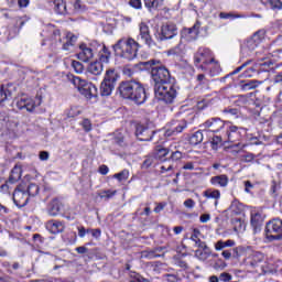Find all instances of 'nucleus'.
<instances>
[{"label": "nucleus", "instance_id": "obj_1", "mask_svg": "<svg viewBox=\"0 0 282 282\" xmlns=\"http://www.w3.org/2000/svg\"><path fill=\"white\" fill-rule=\"evenodd\" d=\"M121 98L132 100L135 105H144L147 102V90L144 86L137 80L121 82L117 88Z\"/></svg>", "mask_w": 282, "mask_h": 282}, {"label": "nucleus", "instance_id": "obj_2", "mask_svg": "<svg viewBox=\"0 0 282 282\" xmlns=\"http://www.w3.org/2000/svg\"><path fill=\"white\" fill-rule=\"evenodd\" d=\"M194 65L203 72H209L212 76L219 74V64L215 61L213 51L207 47H199L194 54Z\"/></svg>", "mask_w": 282, "mask_h": 282}, {"label": "nucleus", "instance_id": "obj_3", "mask_svg": "<svg viewBox=\"0 0 282 282\" xmlns=\"http://www.w3.org/2000/svg\"><path fill=\"white\" fill-rule=\"evenodd\" d=\"M116 56L126 58V61H133L138 57V50H140V43L134 41L133 37H121L112 45Z\"/></svg>", "mask_w": 282, "mask_h": 282}, {"label": "nucleus", "instance_id": "obj_4", "mask_svg": "<svg viewBox=\"0 0 282 282\" xmlns=\"http://www.w3.org/2000/svg\"><path fill=\"white\" fill-rule=\"evenodd\" d=\"M155 98L162 100L166 105H172V102L177 98V90L173 83L165 84L163 86H154Z\"/></svg>", "mask_w": 282, "mask_h": 282}, {"label": "nucleus", "instance_id": "obj_5", "mask_svg": "<svg viewBox=\"0 0 282 282\" xmlns=\"http://www.w3.org/2000/svg\"><path fill=\"white\" fill-rule=\"evenodd\" d=\"M72 83L78 89L79 94L85 96V98L88 100H91V98H96V96H98V88L96 85L80 77H73Z\"/></svg>", "mask_w": 282, "mask_h": 282}, {"label": "nucleus", "instance_id": "obj_6", "mask_svg": "<svg viewBox=\"0 0 282 282\" xmlns=\"http://www.w3.org/2000/svg\"><path fill=\"white\" fill-rule=\"evenodd\" d=\"M152 80L154 82V87H162L173 83L171 78V73L165 66H153L151 68Z\"/></svg>", "mask_w": 282, "mask_h": 282}, {"label": "nucleus", "instance_id": "obj_7", "mask_svg": "<svg viewBox=\"0 0 282 282\" xmlns=\"http://www.w3.org/2000/svg\"><path fill=\"white\" fill-rule=\"evenodd\" d=\"M118 78V73L115 69H108L100 85V96H111L113 89H116Z\"/></svg>", "mask_w": 282, "mask_h": 282}, {"label": "nucleus", "instance_id": "obj_8", "mask_svg": "<svg viewBox=\"0 0 282 282\" xmlns=\"http://www.w3.org/2000/svg\"><path fill=\"white\" fill-rule=\"evenodd\" d=\"M265 237L268 241H279L282 239V220L274 218L265 226Z\"/></svg>", "mask_w": 282, "mask_h": 282}, {"label": "nucleus", "instance_id": "obj_9", "mask_svg": "<svg viewBox=\"0 0 282 282\" xmlns=\"http://www.w3.org/2000/svg\"><path fill=\"white\" fill-rule=\"evenodd\" d=\"M53 40L57 43H63L62 50H64L65 52H69V50L74 47V43L78 41V37L72 33H64L62 35L61 30H54Z\"/></svg>", "mask_w": 282, "mask_h": 282}, {"label": "nucleus", "instance_id": "obj_10", "mask_svg": "<svg viewBox=\"0 0 282 282\" xmlns=\"http://www.w3.org/2000/svg\"><path fill=\"white\" fill-rule=\"evenodd\" d=\"M135 135L140 142H151L155 135V129L149 124H138Z\"/></svg>", "mask_w": 282, "mask_h": 282}, {"label": "nucleus", "instance_id": "obj_11", "mask_svg": "<svg viewBox=\"0 0 282 282\" xmlns=\"http://www.w3.org/2000/svg\"><path fill=\"white\" fill-rule=\"evenodd\" d=\"M188 127V122L186 119L182 120H172L165 130L166 138H171L172 135H177L184 131Z\"/></svg>", "mask_w": 282, "mask_h": 282}, {"label": "nucleus", "instance_id": "obj_12", "mask_svg": "<svg viewBox=\"0 0 282 282\" xmlns=\"http://www.w3.org/2000/svg\"><path fill=\"white\" fill-rule=\"evenodd\" d=\"M227 124H229V121H224L221 120V118H210L208 120H206L202 127L204 129H208L209 131H212V133H219V131H221V129H226Z\"/></svg>", "mask_w": 282, "mask_h": 282}, {"label": "nucleus", "instance_id": "obj_13", "mask_svg": "<svg viewBox=\"0 0 282 282\" xmlns=\"http://www.w3.org/2000/svg\"><path fill=\"white\" fill-rule=\"evenodd\" d=\"M174 36H177V25H175L174 23L167 22L161 26V30L159 33V41H169Z\"/></svg>", "mask_w": 282, "mask_h": 282}, {"label": "nucleus", "instance_id": "obj_14", "mask_svg": "<svg viewBox=\"0 0 282 282\" xmlns=\"http://www.w3.org/2000/svg\"><path fill=\"white\" fill-rule=\"evenodd\" d=\"M137 41H142L148 47H153L155 45V42L153 41V37H151V31L149 30V25L147 23L141 22L139 24V35L137 37Z\"/></svg>", "mask_w": 282, "mask_h": 282}, {"label": "nucleus", "instance_id": "obj_15", "mask_svg": "<svg viewBox=\"0 0 282 282\" xmlns=\"http://www.w3.org/2000/svg\"><path fill=\"white\" fill-rule=\"evenodd\" d=\"M242 250L246 253L247 263H249V265H251L252 268H254V265H257V263H261V261H263V259H265V257L263 256L262 252L254 251L250 247L242 248Z\"/></svg>", "mask_w": 282, "mask_h": 282}, {"label": "nucleus", "instance_id": "obj_16", "mask_svg": "<svg viewBox=\"0 0 282 282\" xmlns=\"http://www.w3.org/2000/svg\"><path fill=\"white\" fill-rule=\"evenodd\" d=\"M226 137L229 142H239L241 140V131H243V128L234 126L229 121V124L226 126Z\"/></svg>", "mask_w": 282, "mask_h": 282}, {"label": "nucleus", "instance_id": "obj_17", "mask_svg": "<svg viewBox=\"0 0 282 282\" xmlns=\"http://www.w3.org/2000/svg\"><path fill=\"white\" fill-rule=\"evenodd\" d=\"M28 202H30V196H28V192L17 188L13 192V203L18 208H23V206H28Z\"/></svg>", "mask_w": 282, "mask_h": 282}, {"label": "nucleus", "instance_id": "obj_18", "mask_svg": "<svg viewBox=\"0 0 282 282\" xmlns=\"http://www.w3.org/2000/svg\"><path fill=\"white\" fill-rule=\"evenodd\" d=\"M199 28H202V23L195 22L192 28L184 29L182 32L183 39H186V41H197V37L199 36Z\"/></svg>", "mask_w": 282, "mask_h": 282}, {"label": "nucleus", "instance_id": "obj_19", "mask_svg": "<svg viewBox=\"0 0 282 282\" xmlns=\"http://www.w3.org/2000/svg\"><path fill=\"white\" fill-rule=\"evenodd\" d=\"M45 228L51 235H61L65 230V223L52 219L45 224Z\"/></svg>", "mask_w": 282, "mask_h": 282}, {"label": "nucleus", "instance_id": "obj_20", "mask_svg": "<svg viewBox=\"0 0 282 282\" xmlns=\"http://www.w3.org/2000/svg\"><path fill=\"white\" fill-rule=\"evenodd\" d=\"M78 61H83V63H87L94 58V50L87 44H82L79 46V52L77 53Z\"/></svg>", "mask_w": 282, "mask_h": 282}, {"label": "nucleus", "instance_id": "obj_21", "mask_svg": "<svg viewBox=\"0 0 282 282\" xmlns=\"http://www.w3.org/2000/svg\"><path fill=\"white\" fill-rule=\"evenodd\" d=\"M61 208H63V203L58 198H53L46 207V213L50 217H58Z\"/></svg>", "mask_w": 282, "mask_h": 282}, {"label": "nucleus", "instance_id": "obj_22", "mask_svg": "<svg viewBox=\"0 0 282 282\" xmlns=\"http://www.w3.org/2000/svg\"><path fill=\"white\" fill-rule=\"evenodd\" d=\"M259 47V42H257L256 39L251 37L247 40L245 45L241 47V54L245 58H248V56H251L252 53Z\"/></svg>", "mask_w": 282, "mask_h": 282}, {"label": "nucleus", "instance_id": "obj_23", "mask_svg": "<svg viewBox=\"0 0 282 282\" xmlns=\"http://www.w3.org/2000/svg\"><path fill=\"white\" fill-rule=\"evenodd\" d=\"M260 85L261 82L257 79H245L239 82L238 87L241 91H250L252 89H257Z\"/></svg>", "mask_w": 282, "mask_h": 282}, {"label": "nucleus", "instance_id": "obj_24", "mask_svg": "<svg viewBox=\"0 0 282 282\" xmlns=\"http://www.w3.org/2000/svg\"><path fill=\"white\" fill-rule=\"evenodd\" d=\"M203 197L214 199V206L217 208V206H219V199H221V192L219 189L208 188L203 192Z\"/></svg>", "mask_w": 282, "mask_h": 282}, {"label": "nucleus", "instance_id": "obj_25", "mask_svg": "<svg viewBox=\"0 0 282 282\" xmlns=\"http://www.w3.org/2000/svg\"><path fill=\"white\" fill-rule=\"evenodd\" d=\"M209 182H210L212 186H218L219 188H226V186H228V182H230V180L228 178V175L220 174V175L213 176Z\"/></svg>", "mask_w": 282, "mask_h": 282}, {"label": "nucleus", "instance_id": "obj_26", "mask_svg": "<svg viewBox=\"0 0 282 282\" xmlns=\"http://www.w3.org/2000/svg\"><path fill=\"white\" fill-rule=\"evenodd\" d=\"M143 3L149 12H155L164 8V0H143Z\"/></svg>", "mask_w": 282, "mask_h": 282}, {"label": "nucleus", "instance_id": "obj_27", "mask_svg": "<svg viewBox=\"0 0 282 282\" xmlns=\"http://www.w3.org/2000/svg\"><path fill=\"white\" fill-rule=\"evenodd\" d=\"M251 226L254 232H259V230H261V226H263V216H261V213H251Z\"/></svg>", "mask_w": 282, "mask_h": 282}, {"label": "nucleus", "instance_id": "obj_28", "mask_svg": "<svg viewBox=\"0 0 282 282\" xmlns=\"http://www.w3.org/2000/svg\"><path fill=\"white\" fill-rule=\"evenodd\" d=\"M241 250H243L242 247H236L232 249L223 250L221 257H224V259H226V261H228L230 259H239V257H241V254H239V252H241Z\"/></svg>", "mask_w": 282, "mask_h": 282}, {"label": "nucleus", "instance_id": "obj_29", "mask_svg": "<svg viewBox=\"0 0 282 282\" xmlns=\"http://www.w3.org/2000/svg\"><path fill=\"white\" fill-rule=\"evenodd\" d=\"M52 6L56 14H65L67 12V6L63 0H46Z\"/></svg>", "mask_w": 282, "mask_h": 282}, {"label": "nucleus", "instance_id": "obj_30", "mask_svg": "<svg viewBox=\"0 0 282 282\" xmlns=\"http://www.w3.org/2000/svg\"><path fill=\"white\" fill-rule=\"evenodd\" d=\"M87 72L94 76H100L102 74V62H93L88 65Z\"/></svg>", "mask_w": 282, "mask_h": 282}, {"label": "nucleus", "instance_id": "obj_31", "mask_svg": "<svg viewBox=\"0 0 282 282\" xmlns=\"http://www.w3.org/2000/svg\"><path fill=\"white\" fill-rule=\"evenodd\" d=\"M202 142H204V132H202V130L194 132L189 138V144L193 147H197V144H202Z\"/></svg>", "mask_w": 282, "mask_h": 282}, {"label": "nucleus", "instance_id": "obj_32", "mask_svg": "<svg viewBox=\"0 0 282 282\" xmlns=\"http://www.w3.org/2000/svg\"><path fill=\"white\" fill-rule=\"evenodd\" d=\"M21 180V167L14 166L9 176V184H17Z\"/></svg>", "mask_w": 282, "mask_h": 282}, {"label": "nucleus", "instance_id": "obj_33", "mask_svg": "<svg viewBox=\"0 0 282 282\" xmlns=\"http://www.w3.org/2000/svg\"><path fill=\"white\" fill-rule=\"evenodd\" d=\"M195 257L199 259V261H206V259L210 257V249L208 247L197 249L195 251Z\"/></svg>", "mask_w": 282, "mask_h": 282}, {"label": "nucleus", "instance_id": "obj_34", "mask_svg": "<svg viewBox=\"0 0 282 282\" xmlns=\"http://www.w3.org/2000/svg\"><path fill=\"white\" fill-rule=\"evenodd\" d=\"M235 247V240H218L215 245V250H224V248H232Z\"/></svg>", "mask_w": 282, "mask_h": 282}, {"label": "nucleus", "instance_id": "obj_35", "mask_svg": "<svg viewBox=\"0 0 282 282\" xmlns=\"http://www.w3.org/2000/svg\"><path fill=\"white\" fill-rule=\"evenodd\" d=\"M184 54V45L178 44L167 51V56H182Z\"/></svg>", "mask_w": 282, "mask_h": 282}, {"label": "nucleus", "instance_id": "obj_36", "mask_svg": "<svg viewBox=\"0 0 282 282\" xmlns=\"http://www.w3.org/2000/svg\"><path fill=\"white\" fill-rule=\"evenodd\" d=\"M10 98H12V91L3 86H0V102H6V100H10Z\"/></svg>", "mask_w": 282, "mask_h": 282}, {"label": "nucleus", "instance_id": "obj_37", "mask_svg": "<svg viewBox=\"0 0 282 282\" xmlns=\"http://www.w3.org/2000/svg\"><path fill=\"white\" fill-rule=\"evenodd\" d=\"M109 58H111V52L107 46H102L99 55L100 63H109Z\"/></svg>", "mask_w": 282, "mask_h": 282}, {"label": "nucleus", "instance_id": "obj_38", "mask_svg": "<svg viewBox=\"0 0 282 282\" xmlns=\"http://www.w3.org/2000/svg\"><path fill=\"white\" fill-rule=\"evenodd\" d=\"M39 105H41V100H39V102L36 104V101H34V99L28 97L24 109H26V111H34V109H36V107H39Z\"/></svg>", "mask_w": 282, "mask_h": 282}, {"label": "nucleus", "instance_id": "obj_39", "mask_svg": "<svg viewBox=\"0 0 282 282\" xmlns=\"http://www.w3.org/2000/svg\"><path fill=\"white\" fill-rule=\"evenodd\" d=\"M26 195L29 197H35V195H39V185L34 184V183H31L29 186H28V189H26Z\"/></svg>", "mask_w": 282, "mask_h": 282}, {"label": "nucleus", "instance_id": "obj_40", "mask_svg": "<svg viewBox=\"0 0 282 282\" xmlns=\"http://www.w3.org/2000/svg\"><path fill=\"white\" fill-rule=\"evenodd\" d=\"M113 177L115 180H118V182H127V180H129V170H123L115 174Z\"/></svg>", "mask_w": 282, "mask_h": 282}, {"label": "nucleus", "instance_id": "obj_41", "mask_svg": "<svg viewBox=\"0 0 282 282\" xmlns=\"http://www.w3.org/2000/svg\"><path fill=\"white\" fill-rule=\"evenodd\" d=\"M265 37V30H259L256 32L251 39H254L258 43H261L263 39Z\"/></svg>", "mask_w": 282, "mask_h": 282}, {"label": "nucleus", "instance_id": "obj_42", "mask_svg": "<svg viewBox=\"0 0 282 282\" xmlns=\"http://www.w3.org/2000/svg\"><path fill=\"white\" fill-rule=\"evenodd\" d=\"M271 10H281L282 3L280 0H267Z\"/></svg>", "mask_w": 282, "mask_h": 282}, {"label": "nucleus", "instance_id": "obj_43", "mask_svg": "<svg viewBox=\"0 0 282 282\" xmlns=\"http://www.w3.org/2000/svg\"><path fill=\"white\" fill-rule=\"evenodd\" d=\"M160 64V61L150 59L148 62H141L140 66L144 67V69H149L150 67H153V65Z\"/></svg>", "mask_w": 282, "mask_h": 282}, {"label": "nucleus", "instance_id": "obj_44", "mask_svg": "<svg viewBox=\"0 0 282 282\" xmlns=\"http://www.w3.org/2000/svg\"><path fill=\"white\" fill-rule=\"evenodd\" d=\"M197 82L199 85H204V87H208L210 85V82L206 78V75L199 74L197 75Z\"/></svg>", "mask_w": 282, "mask_h": 282}, {"label": "nucleus", "instance_id": "obj_45", "mask_svg": "<svg viewBox=\"0 0 282 282\" xmlns=\"http://www.w3.org/2000/svg\"><path fill=\"white\" fill-rule=\"evenodd\" d=\"M72 67L76 72V74H83V64L78 61H73L72 62Z\"/></svg>", "mask_w": 282, "mask_h": 282}, {"label": "nucleus", "instance_id": "obj_46", "mask_svg": "<svg viewBox=\"0 0 282 282\" xmlns=\"http://www.w3.org/2000/svg\"><path fill=\"white\" fill-rule=\"evenodd\" d=\"M80 126L83 127L84 131H86L87 133H89V131H91V121L89 119H84L80 122Z\"/></svg>", "mask_w": 282, "mask_h": 282}, {"label": "nucleus", "instance_id": "obj_47", "mask_svg": "<svg viewBox=\"0 0 282 282\" xmlns=\"http://www.w3.org/2000/svg\"><path fill=\"white\" fill-rule=\"evenodd\" d=\"M224 113H229V116H234V118H239V109L237 108H226Z\"/></svg>", "mask_w": 282, "mask_h": 282}, {"label": "nucleus", "instance_id": "obj_48", "mask_svg": "<svg viewBox=\"0 0 282 282\" xmlns=\"http://www.w3.org/2000/svg\"><path fill=\"white\" fill-rule=\"evenodd\" d=\"M129 3L131 8H134L135 10H142V0H130Z\"/></svg>", "mask_w": 282, "mask_h": 282}, {"label": "nucleus", "instance_id": "obj_49", "mask_svg": "<svg viewBox=\"0 0 282 282\" xmlns=\"http://www.w3.org/2000/svg\"><path fill=\"white\" fill-rule=\"evenodd\" d=\"M26 102H28V97H21V98L17 101V107H18V109H25Z\"/></svg>", "mask_w": 282, "mask_h": 282}, {"label": "nucleus", "instance_id": "obj_50", "mask_svg": "<svg viewBox=\"0 0 282 282\" xmlns=\"http://www.w3.org/2000/svg\"><path fill=\"white\" fill-rule=\"evenodd\" d=\"M219 281H223V282H230V281H232V275H231L230 273L223 272V273L219 275Z\"/></svg>", "mask_w": 282, "mask_h": 282}, {"label": "nucleus", "instance_id": "obj_51", "mask_svg": "<svg viewBox=\"0 0 282 282\" xmlns=\"http://www.w3.org/2000/svg\"><path fill=\"white\" fill-rule=\"evenodd\" d=\"M25 22H26L25 19L18 17V18H15L14 26L18 28V30H21V28H23L25 25Z\"/></svg>", "mask_w": 282, "mask_h": 282}, {"label": "nucleus", "instance_id": "obj_52", "mask_svg": "<svg viewBox=\"0 0 282 282\" xmlns=\"http://www.w3.org/2000/svg\"><path fill=\"white\" fill-rule=\"evenodd\" d=\"M165 279L167 282H180L182 279L177 276V274H165Z\"/></svg>", "mask_w": 282, "mask_h": 282}, {"label": "nucleus", "instance_id": "obj_53", "mask_svg": "<svg viewBox=\"0 0 282 282\" xmlns=\"http://www.w3.org/2000/svg\"><path fill=\"white\" fill-rule=\"evenodd\" d=\"M152 164H153V156H147L142 163V169H150Z\"/></svg>", "mask_w": 282, "mask_h": 282}, {"label": "nucleus", "instance_id": "obj_54", "mask_svg": "<svg viewBox=\"0 0 282 282\" xmlns=\"http://www.w3.org/2000/svg\"><path fill=\"white\" fill-rule=\"evenodd\" d=\"M113 195H116V191L111 192L110 189H108V191H104L100 193V197L101 198L106 197V199H111V197H113Z\"/></svg>", "mask_w": 282, "mask_h": 282}, {"label": "nucleus", "instance_id": "obj_55", "mask_svg": "<svg viewBox=\"0 0 282 282\" xmlns=\"http://www.w3.org/2000/svg\"><path fill=\"white\" fill-rule=\"evenodd\" d=\"M230 210L231 213H234V215H239V213H241V210L239 209V203H231Z\"/></svg>", "mask_w": 282, "mask_h": 282}, {"label": "nucleus", "instance_id": "obj_56", "mask_svg": "<svg viewBox=\"0 0 282 282\" xmlns=\"http://www.w3.org/2000/svg\"><path fill=\"white\" fill-rule=\"evenodd\" d=\"M74 8L77 12H83V10H85V6L83 4V2L80 0L75 1Z\"/></svg>", "mask_w": 282, "mask_h": 282}, {"label": "nucleus", "instance_id": "obj_57", "mask_svg": "<svg viewBox=\"0 0 282 282\" xmlns=\"http://www.w3.org/2000/svg\"><path fill=\"white\" fill-rule=\"evenodd\" d=\"M171 160L173 162H177V160H182V152L180 151L172 152Z\"/></svg>", "mask_w": 282, "mask_h": 282}, {"label": "nucleus", "instance_id": "obj_58", "mask_svg": "<svg viewBox=\"0 0 282 282\" xmlns=\"http://www.w3.org/2000/svg\"><path fill=\"white\" fill-rule=\"evenodd\" d=\"M194 246L195 248H199V249L208 247L206 242L202 241V239L199 238L197 240H194Z\"/></svg>", "mask_w": 282, "mask_h": 282}, {"label": "nucleus", "instance_id": "obj_59", "mask_svg": "<svg viewBox=\"0 0 282 282\" xmlns=\"http://www.w3.org/2000/svg\"><path fill=\"white\" fill-rule=\"evenodd\" d=\"M200 224H208L210 221V214H203L199 217Z\"/></svg>", "mask_w": 282, "mask_h": 282}, {"label": "nucleus", "instance_id": "obj_60", "mask_svg": "<svg viewBox=\"0 0 282 282\" xmlns=\"http://www.w3.org/2000/svg\"><path fill=\"white\" fill-rule=\"evenodd\" d=\"M183 204L185 208H195V200L192 198L186 199Z\"/></svg>", "mask_w": 282, "mask_h": 282}, {"label": "nucleus", "instance_id": "obj_61", "mask_svg": "<svg viewBox=\"0 0 282 282\" xmlns=\"http://www.w3.org/2000/svg\"><path fill=\"white\" fill-rule=\"evenodd\" d=\"M40 160L42 162H46V160H50V152L47 151L40 152Z\"/></svg>", "mask_w": 282, "mask_h": 282}, {"label": "nucleus", "instance_id": "obj_62", "mask_svg": "<svg viewBox=\"0 0 282 282\" xmlns=\"http://www.w3.org/2000/svg\"><path fill=\"white\" fill-rule=\"evenodd\" d=\"M219 19H237L232 13L220 12Z\"/></svg>", "mask_w": 282, "mask_h": 282}, {"label": "nucleus", "instance_id": "obj_63", "mask_svg": "<svg viewBox=\"0 0 282 282\" xmlns=\"http://www.w3.org/2000/svg\"><path fill=\"white\" fill-rule=\"evenodd\" d=\"M129 282H142V275L134 273L133 275H131Z\"/></svg>", "mask_w": 282, "mask_h": 282}, {"label": "nucleus", "instance_id": "obj_64", "mask_svg": "<svg viewBox=\"0 0 282 282\" xmlns=\"http://www.w3.org/2000/svg\"><path fill=\"white\" fill-rule=\"evenodd\" d=\"M90 235L94 237V239H98L102 235V231L100 229H93Z\"/></svg>", "mask_w": 282, "mask_h": 282}]
</instances>
